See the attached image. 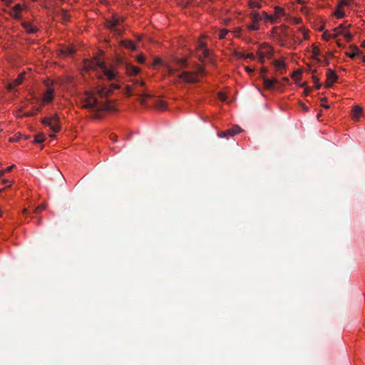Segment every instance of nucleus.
I'll return each mask as SVG.
<instances>
[{
  "instance_id": "1",
  "label": "nucleus",
  "mask_w": 365,
  "mask_h": 365,
  "mask_svg": "<svg viewBox=\"0 0 365 365\" xmlns=\"http://www.w3.org/2000/svg\"><path fill=\"white\" fill-rule=\"evenodd\" d=\"M81 102L83 103V108L96 112L94 115L95 118H100L99 113L101 111H113L115 110L114 106L110 104V102L100 103L96 97V93L94 91H85L81 97Z\"/></svg>"
},
{
  "instance_id": "2",
  "label": "nucleus",
  "mask_w": 365,
  "mask_h": 365,
  "mask_svg": "<svg viewBox=\"0 0 365 365\" xmlns=\"http://www.w3.org/2000/svg\"><path fill=\"white\" fill-rule=\"evenodd\" d=\"M200 81L197 73L192 71H182L180 74L175 76L174 79L175 84H180L182 82L186 83H195Z\"/></svg>"
},
{
  "instance_id": "3",
  "label": "nucleus",
  "mask_w": 365,
  "mask_h": 365,
  "mask_svg": "<svg viewBox=\"0 0 365 365\" xmlns=\"http://www.w3.org/2000/svg\"><path fill=\"white\" fill-rule=\"evenodd\" d=\"M41 123L44 125L48 126L50 129L54 133H58L61 129L57 114H54L51 117L43 118L41 120Z\"/></svg>"
},
{
  "instance_id": "4",
  "label": "nucleus",
  "mask_w": 365,
  "mask_h": 365,
  "mask_svg": "<svg viewBox=\"0 0 365 365\" xmlns=\"http://www.w3.org/2000/svg\"><path fill=\"white\" fill-rule=\"evenodd\" d=\"M123 19H120L118 16H113L110 19L106 20V26L115 34H120L121 31L117 29V26L120 24Z\"/></svg>"
},
{
  "instance_id": "5",
  "label": "nucleus",
  "mask_w": 365,
  "mask_h": 365,
  "mask_svg": "<svg viewBox=\"0 0 365 365\" xmlns=\"http://www.w3.org/2000/svg\"><path fill=\"white\" fill-rule=\"evenodd\" d=\"M83 67L86 71L94 70L96 68H104V62L98 58L93 60L85 59L83 61Z\"/></svg>"
},
{
  "instance_id": "6",
  "label": "nucleus",
  "mask_w": 365,
  "mask_h": 365,
  "mask_svg": "<svg viewBox=\"0 0 365 365\" xmlns=\"http://www.w3.org/2000/svg\"><path fill=\"white\" fill-rule=\"evenodd\" d=\"M120 86L116 83H112L110 85V88H107L105 86H101L96 89L95 91L100 97H108L112 92L113 89H118Z\"/></svg>"
},
{
  "instance_id": "7",
  "label": "nucleus",
  "mask_w": 365,
  "mask_h": 365,
  "mask_svg": "<svg viewBox=\"0 0 365 365\" xmlns=\"http://www.w3.org/2000/svg\"><path fill=\"white\" fill-rule=\"evenodd\" d=\"M250 18L252 24L247 26L248 29L253 31L259 30V26L258 22L262 19V16L258 12H253L250 14Z\"/></svg>"
},
{
  "instance_id": "8",
  "label": "nucleus",
  "mask_w": 365,
  "mask_h": 365,
  "mask_svg": "<svg viewBox=\"0 0 365 365\" xmlns=\"http://www.w3.org/2000/svg\"><path fill=\"white\" fill-rule=\"evenodd\" d=\"M240 132H242L241 128L239 126L236 125L223 132L219 133L218 136L220 138H229L230 136H234L240 133Z\"/></svg>"
},
{
  "instance_id": "9",
  "label": "nucleus",
  "mask_w": 365,
  "mask_h": 365,
  "mask_svg": "<svg viewBox=\"0 0 365 365\" xmlns=\"http://www.w3.org/2000/svg\"><path fill=\"white\" fill-rule=\"evenodd\" d=\"M337 79L338 76L335 73V72L332 69L328 68L327 71V86L331 87Z\"/></svg>"
},
{
  "instance_id": "10",
  "label": "nucleus",
  "mask_w": 365,
  "mask_h": 365,
  "mask_svg": "<svg viewBox=\"0 0 365 365\" xmlns=\"http://www.w3.org/2000/svg\"><path fill=\"white\" fill-rule=\"evenodd\" d=\"M25 75H26L25 72L20 73L15 80H14L12 82H11L10 83L8 84V86H7L8 89L9 91L14 90V88L16 86L21 84L25 78Z\"/></svg>"
},
{
  "instance_id": "11",
  "label": "nucleus",
  "mask_w": 365,
  "mask_h": 365,
  "mask_svg": "<svg viewBox=\"0 0 365 365\" xmlns=\"http://www.w3.org/2000/svg\"><path fill=\"white\" fill-rule=\"evenodd\" d=\"M103 73L105 76L109 80L113 81L115 79L116 73L113 69H108L106 68V64L104 63V68H101Z\"/></svg>"
},
{
  "instance_id": "12",
  "label": "nucleus",
  "mask_w": 365,
  "mask_h": 365,
  "mask_svg": "<svg viewBox=\"0 0 365 365\" xmlns=\"http://www.w3.org/2000/svg\"><path fill=\"white\" fill-rule=\"evenodd\" d=\"M54 93V90L51 88H48L46 92L45 93L43 97V102L44 103H48L53 101V95Z\"/></svg>"
},
{
  "instance_id": "13",
  "label": "nucleus",
  "mask_w": 365,
  "mask_h": 365,
  "mask_svg": "<svg viewBox=\"0 0 365 365\" xmlns=\"http://www.w3.org/2000/svg\"><path fill=\"white\" fill-rule=\"evenodd\" d=\"M362 112H363V108L362 107H361L359 105H356L355 106L353 109H352V112H351V115H352V118L355 120H358L360 115L362 114Z\"/></svg>"
},
{
  "instance_id": "14",
  "label": "nucleus",
  "mask_w": 365,
  "mask_h": 365,
  "mask_svg": "<svg viewBox=\"0 0 365 365\" xmlns=\"http://www.w3.org/2000/svg\"><path fill=\"white\" fill-rule=\"evenodd\" d=\"M263 83L265 88L272 89L274 88L275 83L277 82L276 79H269L265 76H263Z\"/></svg>"
},
{
  "instance_id": "15",
  "label": "nucleus",
  "mask_w": 365,
  "mask_h": 365,
  "mask_svg": "<svg viewBox=\"0 0 365 365\" xmlns=\"http://www.w3.org/2000/svg\"><path fill=\"white\" fill-rule=\"evenodd\" d=\"M126 72L130 76H135L140 72V68L135 66L127 64Z\"/></svg>"
},
{
  "instance_id": "16",
  "label": "nucleus",
  "mask_w": 365,
  "mask_h": 365,
  "mask_svg": "<svg viewBox=\"0 0 365 365\" xmlns=\"http://www.w3.org/2000/svg\"><path fill=\"white\" fill-rule=\"evenodd\" d=\"M21 25L29 34H35L38 31V29L36 26H32L29 22L23 21Z\"/></svg>"
},
{
  "instance_id": "17",
  "label": "nucleus",
  "mask_w": 365,
  "mask_h": 365,
  "mask_svg": "<svg viewBox=\"0 0 365 365\" xmlns=\"http://www.w3.org/2000/svg\"><path fill=\"white\" fill-rule=\"evenodd\" d=\"M350 48L352 49V52H346V56H349L351 58H354L356 55H360L361 51L356 45H351Z\"/></svg>"
},
{
  "instance_id": "18",
  "label": "nucleus",
  "mask_w": 365,
  "mask_h": 365,
  "mask_svg": "<svg viewBox=\"0 0 365 365\" xmlns=\"http://www.w3.org/2000/svg\"><path fill=\"white\" fill-rule=\"evenodd\" d=\"M173 63L177 65L179 68H185L187 67V58H174L173 59Z\"/></svg>"
},
{
  "instance_id": "19",
  "label": "nucleus",
  "mask_w": 365,
  "mask_h": 365,
  "mask_svg": "<svg viewBox=\"0 0 365 365\" xmlns=\"http://www.w3.org/2000/svg\"><path fill=\"white\" fill-rule=\"evenodd\" d=\"M120 44L128 49L133 51L136 49V45L131 40H123L121 41Z\"/></svg>"
},
{
  "instance_id": "20",
  "label": "nucleus",
  "mask_w": 365,
  "mask_h": 365,
  "mask_svg": "<svg viewBox=\"0 0 365 365\" xmlns=\"http://www.w3.org/2000/svg\"><path fill=\"white\" fill-rule=\"evenodd\" d=\"M274 66L277 69V71L282 73V71L285 68L286 64L284 61L282 60H275L274 61Z\"/></svg>"
},
{
  "instance_id": "21",
  "label": "nucleus",
  "mask_w": 365,
  "mask_h": 365,
  "mask_svg": "<svg viewBox=\"0 0 365 365\" xmlns=\"http://www.w3.org/2000/svg\"><path fill=\"white\" fill-rule=\"evenodd\" d=\"M198 51H202L204 58H207L209 56V50L206 48L204 43H200L198 46Z\"/></svg>"
},
{
  "instance_id": "22",
  "label": "nucleus",
  "mask_w": 365,
  "mask_h": 365,
  "mask_svg": "<svg viewBox=\"0 0 365 365\" xmlns=\"http://www.w3.org/2000/svg\"><path fill=\"white\" fill-rule=\"evenodd\" d=\"M263 18L266 21H269L272 24L276 22V17L274 15H269L265 11L262 13Z\"/></svg>"
},
{
  "instance_id": "23",
  "label": "nucleus",
  "mask_w": 365,
  "mask_h": 365,
  "mask_svg": "<svg viewBox=\"0 0 365 365\" xmlns=\"http://www.w3.org/2000/svg\"><path fill=\"white\" fill-rule=\"evenodd\" d=\"M46 138H45V135L43 133H38L37 135H35V138H34V143H43L44 140H45Z\"/></svg>"
},
{
  "instance_id": "24",
  "label": "nucleus",
  "mask_w": 365,
  "mask_h": 365,
  "mask_svg": "<svg viewBox=\"0 0 365 365\" xmlns=\"http://www.w3.org/2000/svg\"><path fill=\"white\" fill-rule=\"evenodd\" d=\"M336 36H338V34H330L329 32L328 31H324L322 34V38L323 39H324L325 41H328L329 40L330 38H336Z\"/></svg>"
},
{
  "instance_id": "25",
  "label": "nucleus",
  "mask_w": 365,
  "mask_h": 365,
  "mask_svg": "<svg viewBox=\"0 0 365 365\" xmlns=\"http://www.w3.org/2000/svg\"><path fill=\"white\" fill-rule=\"evenodd\" d=\"M341 7L338 5L337 9L334 11V14L338 19H341L345 16L344 12L341 9Z\"/></svg>"
},
{
  "instance_id": "26",
  "label": "nucleus",
  "mask_w": 365,
  "mask_h": 365,
  "mask_svg": "<svg viewBox=\"0 0 365 365\" xmlns=\"http://www.w3.org/2000/svg\"><path fill=\"white\" fill-rule=\"evenodd\" d=\"M284 14V9L279 6H275L274 8V16L276 19Z\"/></svg>"
},
{
  "instance_id": "27",
  "label": "nucleus",
  "mask_w": 365,
  "mask_h": 365,
  "mask_svg": "<svg viewBox=\"0 0 365 365\" xmlns=\"http://www.w3.org/2000/svg\"><path fill=\"white\" fill-rule=\"evenodd\" d=\"M61 17L64 23L68 22L69 21V16L66 10L63 9L61 11Z\"/></svg>"
},
{
  "instance_id": "28",
  "label": "nucleus",
  "mask_w": 365,
  "mask_h": 365,
  "mask_svg": "<svg viewBox=\"0 0 365 365\" xmlns=\"http://www.w3.org/2000/svg\"><path fill=\"white\" fill-rule=\"evenodd\" d=\"M312 80L314 83V87L316 89H319L321 88V83H319V79L316 76H312Z\"/></svg>"
},
{
  "instance_id": "29",
  "label": "nucleus",
  "mask_w": 365,
  "mask_h": 365,
  "mask_svg": "<svg viewBox=\"0 0 365 365\" xmlns=\"http://www.w3.org/2000/svg\"><path fill=\"white\" fill-rule=\"evenodd\" d=\"M229 31L227 29H221L219 32V38L223 39L225 38L226 35L228 34Z\"/></svg>"
},
{
  "instance_id": "30",
  "label": "nucleus",
  "mask_w": 365,
  "mask_h": 365,
  "mask_svg": "<svg viewBox=\"0 0 365 365\" xmlns=\"http://www.w3.org/2000/svg\"><path fill=\"white\" fill-rule=\"evenodd\" d=\"M14 165L7 167L6 169L0 170V175L2 176L6 173H9L14 168Z\"/></svg>"
},
{
  "instance_id": "31",
  "label": "nucleus",
  "mask_w": 365,
  "mask_h": 365,
  "mask_svg": "<svg viewBox=\"0 0 365 365\" xmlns=\"http://www.w3.org/2000/svg\"><path fill=\"white\" fill-rule=\"evenodd\" d=\"M345 29V26L344 24H340L338 27L335 28L334 29V34H338L339 35L341 34L342 31Z\"/></svg>"
},
{
  "instance_id": "32",
  "label": "nucleus",
  "mask_w": 365,
  "mask_h": 365,
  "mask_svg": "<svg viewBox=\"0 0 365 365\" xmlns=\"http://www.w3.org/2000/svg\"><path fill=\"white\" fill-rule=\"evenodd\" d=\"M156 106L160 110H164L166 107V103L164 101H159L157 103Z\"/></svg>"
},
{
  "instance_id": "33",
  "label": "nucleus",
  "mask_w": 365,
  "mask_h": 365,
  "mask_svg": "<svg viewBox=\"0 0 365 365\" xmlns=\"http://www.w3.org/2000/svg\"><path fill=\"white\" fill-rule=\"evenodd\" d=\"M125 94L130 97L132 96V89H131V86H129V85H127L125 86Z\"/></svg>"
},
{
  "instance_id": "34",
  "label": "nucleus",
  "mask_w": 365,
  "mask_h": 365,
  "mask_svg": "<svg viewBox=\"0 0 365 365\" xmlns=\"http://www.w3.org/2000/svg\"><path fill=\"white\" fill-rule=\"evenodd\" d=\"M46 207V204H41L40 205H38L34 210V212L35 213H38L40 212H41L42 210H45Z\"/></svg>"
},
{
  "instance_id": "35",
  "label": "nucleus",
  "mask_w": 365,
  "mask_h": 365,
  "mask_svg": "<svg viewBox=\"0 0 365 365\" xmlns=\"http://www.w3.org/2000/svg\"><path fill=\"white\" fill-rule=\"evenodd\" d=\"M166 68H167V70H168V73L170 76H173L175 74V73L178 71L177 69L175 68H172L171 66H166Z\"/></svg>"
},
{
  "instance_id": "36",
  "label": "nucleus",
  "mask_w": 365,
  "mask_h": 365,
  "mask_svg": "<svg viewBox=\"0 0 365 365\" xmlns=\"http://www.w3.org/2000/svg\"><path fill=\"white\" fill-rule=\"evenodd\" d=\"M257 55H258L259 61L260 62L263 63V62H264V58H265L266 54H265V53H263V52H262V51H258V52H257Z\"/></svg>"
},
{
  "instance_id": "37",
  "label": "nucleus",
  "mask_w": 365,
  "mask_h": 365,
  "mask_svg": "<svg viewBox=\"0 0 365 365\" xmlns=\"http://www.w3.org/2000/svg\"><path fill=\"white\" fill-rule=\"evenodd\" d=\"M313 58H317L319 55V49L317 47H314L312 50Z\"/></svg>"
},
{
  "instance_id": "38",
  "label": "nucleus",
  "mask_w": 365,
  "mask_h": 365,
  "mask_svg": "<svg viewBox=\"0 0 365 365\" xmlns=\"http://www.w3.org/2000/svg\"><path fill=\"white\" fill-rule=\"evenodd\" d=\"M344 36L347 41H351L353 36L350 32H346L344 34Z\"/></svg>"
},
{
  "instance_id": "39",
  "label": "nucleus",
  "mask_w": 365,
  "mask_h": 365,
  "mask_svg": "<svg viewBox=\"0 0 365 365\" xmlns=\"http://www.w3.org/2000/svg\"><path fill=\"white\" fill-rule=\"evenodd\" d=\"M21 9H22V7H21V4H18L14 6L13 11L14 12H21Z\"/></svg>"
},
{
  "instance_id": "40",
  "label": "nucleus",
  "mask_w": 365,
  "mask_h": 365,
  "mask_svg": "<svg viewBox=\"0 0 365 365\" xmlns=\"http://www.w3.org/2000/svg\"><path fill=\"white\" fill-rule=\"evenodd\" d=\"M242 57L245 58H250V59L255 58V56L252 53H243V54H242Z\"/></svg>"
},
{
  "instance_id": "41",
  "label": "nucleus",
  "mask_w": 365,
  "mask_h": 365,
  "mask_svg": "<svg viewBox=\"0 0 365 365\" xmlns=\"http://www.w3.org/2000/svg\"><path fill=\"white\" fill-rule=\"evenodd\" d=\"M137 61L140 63H143L145 61V58L143 55L140 54L137 56Z\"/></svg>"
},
{
  "instance_id": "42",
  "label": "nucleus",
  "mask_w": 365,
  "mask_h": 365,
  "mask_svg": "<svg viewBox=\"0 0 365 365\" xmlns=\"http://www.w3.org/2000/svg\"><path fill=\"white\" fill-rule=\"evenodd\" d=\"M150 95L148 94H143L140 97V102L142 104L145 103L146 98H149Z\"/></svg>"
},
{
  "instance_id": "43",
  "label": "nucleus",
  "mask_w": 365,
  "mask_h": 365,
  "mask_svg": "<svg viewBox=\"0 0 365 365\" xmlns=\"http://www.w3.org/2000/svg\"><path fill=\"white\" fill-rule=\"evenodd\" d=\"M218 98L221 101H226V96H225V94L224 93L220 92V93H218Z\"/></svg>"
},
{
  "instance_id": "44",
  "label": "nucleus",
  "mask_w": 365,
  "mask_h": 365,
  "mask_svg": "<svg viewBox=\"0 0 365 365\" xmlns=\"http://www.w3.org/2000/svg\"><path fill=\"white\" fill-rule=\"evenodd\" d=\"M250 6L251 8H260L261 7V4L257 2H255V1L250 2Z\"/></svg>"
},
{
  "instance_id": "45",
  "label": "nucleus",
  "mask_w": 365,
  "mask_h": 365,
  "mask_svg": "<svg viewBox=\"0 0 365 365\" xmlns=\"http://www.w3.org/2000/svg\"><path fill=\"white\" fill-rule=\"evenodd\" d=\"M349 2H350V0H341L339 4V6L341 7L344 6H346V5L349 4Z\"/></svg>"
},
{
  "instance_id": "46",
  "label": "nucleus",
  "mask_w": 365,
  "mask_h": 365,
  "mask_svg": "<svg viewBox=\"0 0 365 365\" xmlns=\"http://www.w3.org/2000/svg\"><path fill=\"white\" fill-rule=\"evenodd\" d=\"M162 63V59L160 58H155L154 61H153V64L154 65H160Z\"/></svg>"
},
{
  "instance_id": "47",
  "label": "nucleus",
  "mask_w": 365,
  "mask_h": 365,
  "mask_svg": "<svg viewBox=\"0 0 365 365\" xmlns=\"http://www.w3.org/2000/svg\"><path fill=\"white\" fill-rule=\"evenodd\" d=\"M195 73H197V76H198V74H202L204 73V68L200 66Z\"/></svg>"
},
{
  "instance_id": "48",
  "label": "nucleus",
  "mask_w": 365,
  "mask_h": 365,
  "mask_svg": "<svg viewBox=\"0 0 365 365\" xmlns=\"http://www.w3.org/2000/svg\"><path fill=\"white\" fill-rule=\"evenodd\" d=\"M21 17V12H14V18L16 19H20Z\"/></svg>"
},
{
  "instance_id": "49",
  "label": "nucleus",
  "mask_w": 365,
  "mask_h": 365,
  "mask_svg": "<svg viewBox=\"0 0 365 365\" xmlns=\"http://www.w3.org/2000/svg\"><path fill=\"white\" fill-rule=\"evenodd\" d=\"M311 91V88H305L304 91V94L305 96H307L309 95V93H310Z\"/></svg>"
},
{
  "instance_id": "50",
  "label": "nucleus",
  "mask_w": 365,
  "mask_h": 365,
  "mask_svg": "<svg viewBox=\"0 0 365 365\" xmlns=\"http://www.w3.org/2000/svg\"><path fill=\"white\" fill-rule=\"evenodd\" d=\"M66 53L68 54H72L74 53V49L73 48H68V51H66Z\"/></svg>"
},
{
  "instance_id": "51",
  "label": "nucleus",
  "mask_w": 365,
  "mask_h": 365,
  "mask_svg": "<svg viewBox=\"0 0 365 365\" xmlns=\"http://www.w3.org/2000/svg\"><path fill=\"white\" fill-rule=\"evenodd\" d=\"M245 69H246L247 72H248V73H252V72H253V71H254L252 68H250V67H248V66H246V67H245Z\"/></svg>"
},
{
  "instance_id": "52",
  "label": "nucleus",
  "mask_w": 365,
  "mask_h": 365,
  "mask_svg": "<svg viewBox=\"0 0 365 365\" xmlns=\"http://www.w3.org/2000/svg\"><path fill=\"white\" fill-rule=\"evenodd\" d=\"M110 138L111 140L113 141V142H116L117 141V136L115 135H112L110 136Z\"/></svg>"
},
{
  "instance_id": "53",
  "label": "nucleus",
  "mask_w": 365,
  "mask_h": 365,
  "mask_svg": "<svg viewBox=\"0 0 365 365\" xmlns=\"http://www.w3.org/2000/svg\"><path fill=\"white\" fill-rule=\"evenodd\" d=\"M301 71H295L293 73H292V77H294V76L296 75H300L301 74Z\"/></svg>"
},
{
  "instance_id": "54",
  "label": "nucleus",
  "mask_w": 365,
  "mask_h": 365,
  "mask_svg": "<svg viewBox=\"0 0 365 365\" xmlns=\"http://www.w3.org/2000/svg\"><path fill=\"white\" fill-rule=\"evenodd\" d=\"M301 106L305 111H307L309 110L308 107L306 106L304 103H301Z\"/></svg>"
},
{
  "instance_id": "55",
  "label": "nucleus",
  "mask_w": 365,
  "mask_h": 365,
  "mask_svg": "<svg viewBox=\"0 0 365 365\" xmlns=\"http://www.w3.org/2000/svg\"><path fill=\"white\" fill-rule=\"evenodd\" d=\"M35 115V113L34 112H28L25 114V116H33Z\"/></svg>"
},
{
  "instance_id": "56",
  "label": "nucleus",
  "mask_w": 365,
  "mask_h": 365,
  "mask_svg": "<svg viewBox=\"0 0 365 365\" xmlns=\"http://www.w3.org/2000/svg\"><path fill=\"white\" fill-rule=\"evenodd\" d=\"M136 83H139V85H140V86H143L145 85V82H144V81H136Z\"/></svg>"
},
{
  "instance_id": "57",
  "label": "nucleus",
  "mask_w": 365,
  "mask_h": 365,
  "mask_svg": "<svg viewBox=\"0 0 365 365\" xmlns=\"http://www.w3.org/2000/svg\"><path fill=\"white\" fill-rule=\"evenodd\" d=\"M4 2H5L7 5H9V4H11L13 2V1H12V0H7L6 1H4Z\"/></svg>"
},
{
  "instance_id": "58",
  "label": "nucleus",
  "mask_w": 365,
  "mask_h": 365,
  "mask_svg": "<svg viewBox=\"0 0 365 365\" xmlns=\"http://www.w3.org/2000/svg\"><path fill=\"white\" fill-rule=\"evenodd\" d=\"M322 106H323L324 108L327 109L329 108V105H324V104H322Z\"/></svg>"
},
{
  "instance_id": "59",
  "label": "nucleus",
  "mask_w": 365,
  "mask_h": 365,
  "mask_svg": "<svg viewBox=\"0 0 365 365\" xmlns=\"http://www.w3.org/2000/svg\"><path fill=\"white\" fill-rule=\"evenodd\" d=\"M7 182H9L8 180H3L2 181L3 184H6Z\"/></svg>"
},
{
  "instance_id": "60",
  "label": "nucleus",
  "mask_w": 365,
  "mask_h": 365,
  "mask_svg": "<svg viewBox=\"0 0 365 365\" xmlns=\"http://www.w3.org/2000/svg\"><path fill=\"white\" fill-rule=\"evenodd\" d=\"M361 47L365 48V41H363V42L361 43Z\"/></svg>"
},
{
  "instance_id": "61",
  "label": "nucleus",
  "mask_w": 365,
  "mask_h": 365,
  "mask_svg": "<svg viewBox=\"0 0 365 365\" xmlns=\"http://www.w3.org/2000/svg\"><path fill=\"white\" fill-rule=\"evenodd\" d=\"M327 101V98H322V101H323V102Z\"/></svg>"
},
{
  "instance_id": "62",
  "label": "nucleus",
  "mask_w": 365,
  "mask_h": 365,
  "mask_svg": "<svg viewBox=\"0 0 365 365\" xmlns=\"http://www.w3.org/2000/svg\"><path fill=\"white\" fill-rule=\"evenodd\" d=\"M321 116H322V113H319L317 115V118L319 119Z\"/></svg>"
},
{
  "instance_id": "63",
  "label": "nucleus",
  "mask_w": 365,
  "mask_h": 365,
  "mask_svg": "<svg viewBox=\"0 0 365 365\" xmlns=\"http://www.w3.org/2000/svg\"><path fill=\"white\" fill-rule=\"evenodd\" d=\"M325 63H326V65H329V60H326V61H325Z\"/></svg>"
},
{
  "instance_id": "64",
  "label": "nucleus",
  "mask_w": 365,
  "mask_h": 365,
  "mask_svg": "<svg viewBox=\"0 0 365 365\" xmlns=\"http://www.w3.org/2000/svg\"><path fill=\"white\" fill-rule=\"evenodd\" d=\"M362 61H363V62H365V56H364L362 57Z\"/></svg>"
}]
</instances>
